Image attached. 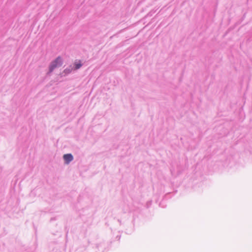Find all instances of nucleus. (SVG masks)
Returning <instances> with one entry per match:
<instances>
[{"mask_svg":"<svg viewBox=\"0 0 252 252\" xmlns=\"http://www.w3.org/2000/svg\"><path fill=\"white\" fill-rule=\"evenodd\" d=\"M63 64V60L60 57H58L53 61L49 67V71L51 72L56 67H60Z\"/></svg>","mask_w":252,"mask_h":252,"instance_id":"obj_1","label":"nucleus"},{"mask_svg":"<svg viewBox=\"0 0 252 252\" xmlns=\"http://www.w3.org/2000/svg\"><path fill=\"white\" fill-rule=\"evenodd\" d=\"M63 159L66 164H68L73 159V156L70 154H65L63 156Z\"/></svg>","mask_w":252,"mask_h":252,"instance_id":"obj_2","label":"nucleus"},{"mask_svg":"<svg viewBox=\"0 0 252 252\" xmlns=\"http://www.w3.org/2000/svg\"><path fill=\"white\" fill-rule=\"evenodd\" d=\"M74 65L75 66V69H78L80 68L82 66V64L80 63H77V62L75 63Z\"/></svg>","mask_w":252,"mask_h":252,"instance_id":"obj_3","label":"nucleus"},{"mask_svg":"<svg viewBox=\"0 0 252 252\" xmlns=\"http://www.w3.org/2000/svg\"><path fill=\"white\" fill-rule=\"evenodd\" d=\"M71 69H65V70H64V71L65 73H69L71 72Z\"/></svg>","mask_w":252,"mask_h":252,"instance_id":"obj_4","label":"nucleus"}]
</instances>
